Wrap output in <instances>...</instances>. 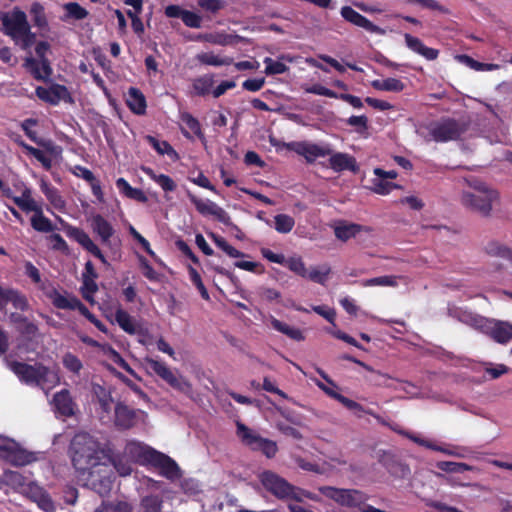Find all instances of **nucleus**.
Returning a JSON list of instances; mask_svg holds the SVG:
<instances>
[{
    "label": "nucleus",
    "instance_id": "obj_1",
    "mask_svg": "<svg viewBox=\"0 0 512 512\" xmlns=\"http://www.w3.org/2000/svg\"><path fill=\"white\" fill-rule=\"evenodd\" d=\"M68 455L76 472L81 475H91L93 469L106 465L104 459L107 450L95 436L88 432H78L70 440Z\"/></svg>",
    "mask_w": 512,
    "mask_h": 512
},
{
    "label": "nucleus",
    "instance_id": "obj_2",
    "mask_svg": "<svg viewBox=\"0 0 512 512\" xmlns=\"http://www.w3.org/2000/svg\"><path fill=\"white\" fill-rule=\"evenodd\" d=\"M125 454L137 457L159 469L160 475L168 480L173 481L181 476L180 468L174 459L151 447H144L138 442L130 441L125 446Z\"/></svg>",
    "mask_w": 512,
    "mask_h": 512
},
{
    "label": "nucleus",
    "instance_id": "obj_3",
    "mask_svg": "<svg viewBox=\"0 0 512 512\" xmlns=\"http://www.w3.org/2000/svg\"><path fill=\"white\" fill-rule=\"evenodd\" d=\"M470 187L472 191L462 194L463 205L483 217L490 216L493 203L499 200L498 191L481 181L471 182Z\"/></svg>",
    "mask_w": 512,
    "mask_h": 512
},
{
    "label": "nucleus",
    "instance_id": "obj_4",
    "mask_svg": "<svg viewBox=\"0 0 512 512\" xmlns=\"http://www.w3.org/2000/svg\"><path fill=\"white\" fill-rule=\"evenodd\" d=\"M318 491L343 507L356 508L361 512H386L367 504L370 497L362 490L320 486Z\"/></svg>",
    "mask_w": 512,
    "mask_h": 512
},
{
    "label": "nucleus",
    "instance_id": "obj_5",
    "mask_svg": "<svg viewBox=\"0 0 512 512\" xmlns=\"http://www.w3.org/2000/svg\"><path fill=\"white\" fill-rule=\"evenodd\" d=\"M11 371L19 378V380L28 385L44 386L46 384H53L57 381V376L49 367L42 363H35L33 365L11 361L9 363Z\"/></svg>",
    "mask_w": 512,
    "mask_h": 512
},
{
    "label": "nucleus",
    "instance_id": "obj_6",
    "mask_svg": "<svg viewBox=\"0 0 512 512\" xmlns=\"http://www.w3.org/2000/svg\"><path fill=\"white\" fill-rule=\"evenodd\" d=\"M236 427L237 436L240 438L242 443L252 451H260L269 459L276 456L278 446L275 441L262 437L242 422H237Z\"/></svg>",
    "mask_w": 512,
    "mask_h": 512
},
{
    "label": "nucleus",
    "instance_id": "obj_7",
    "mask_svg": "<svg viewBox=\"0 0 512 512\" xmlns=\"http://www.w3.org/2000/svg\"><path fill=\"white\" fill-rule=\"evenodd\" d=\"M144 365L149 374L158 376L173 389L184 392L191 388V385L187 380L178 375L171 368H169L166 363L160 360H156L151 357H145Z\"/></svg>",
    "mask_w": 512,
    "mask_h": 512
},
{
    "label": "nucleus",
    "instance_id": "obj_8",
    "mask_svg": "<svg viewBox=\"0 0 512 512\" xmlns=\"http://www.w3.org/2000/svg\"><path fill=\"white\" fill-rule=\"evenodd\" d=\"M259 479L263 487L278 499L290 498L301 501V498L295 494L296 487L275 472L263 471Z\"/></svg>",
    "mask_w": 512,
    "mask_h": 512
},
{
    "label": "nucleus",
    "instance_id": "obj_9",
    "mask_svg": "<svg viewBox=\"0 0 512 512\" xmlns=\"http://www.w3.org/2000/svg\"><path fill=\"white\" fill-rule=\"evenodd\" d=\"M321 377L329 384L331 387L325 385L324 383L318 381L317 386L324 391L329 397L337 400L340 402L344 407H346L348 410L353 411L358 417H361V413H366L372 416H375L374 413L371 410H365L364 407L359 404L358 402L349 399L342 394L338 393L335 389L337 388V385L335 382L329 378V376L322 370L318 371Z\"/></svg>",
    "mask_w": 512,
    "mask_h": 512
},
{
    "label": "nucleus",
    "instance_id": "obj_10",
    "mask_svg": "<svg viewBox=\"0 0 512 512\" xmlns=\"http://www.w3.org/2000/svg\"><path fill=\"white\" fill-rule=\"evenodd\" d=\"M189 200L195 206L196 210L203 216H213L217 221L226 226H231L232 221L230 215L215 202L207 199L203 200L189 193Z\"/></svg>",
    "mask_w": 512,
    "mask_h": 512
},
{
    "label": "nucleus",
    "instance_id": "obj_11",
    "mask_svg": "<svg viewBox=\"0 0 512 512\" xmlns=\"http://www.w3.org/2000/svg\"><path fill=\"white\" fill-rule=\"evenodd\" d=\"M2 32L13 40H18L22 32L28 31L26 14L21 10H14L11 15L4 14L1 18Z\"/></svg>",
    "mask_w": 512,
    "mask_h": 512
},
{
    "label": "nucleus",
    "instance_id": "obj_12",
    "mask_svg": "<svg viewBox=\"0 0 512 512\" xmlns=\"http://www.w3.org/2000/svg\"><path fill=\"white\" fill-rule=\"evenodd\" d=\"M0 457L14 466H24L36 460L34 453L21 448L14 441L0 445Z\"/></svg>",
    "mask_w": 512,
    "mask_h": 512
},
{
    "label": "nucleus",
    "instance_id": "obj_13",
    "mask_svg": "<svg viewBox=\"0 0 512 512\" xmlns=\"http://www.w3.org/2000/svg\"><path fill=\"white\" fill-rule=\"evenodd\" d=\"M463 131V128L457 120L448 118L435 124L430 129V135L436 142H448L451 140H457Z\"/></svg>",
    "mask_w": 512,
    "mask_h": 512
},
{
    "label": "nucleus",
    "instance_id": "obj_14",
    "mask_svg": "<svg viewBox=\"0 0 512 512\" xmlns=\"http://www.w3.org/2000/svg\"><path fill=\"white\" fill-rule=\"evenodd\" d=\"M47 297L51 299L52 304L58 309L78 310L88 321H90L95 315L89 311V309L75 296L70 298L60 294L56 288H53Z\"/></svg>",
    "mask_w": 512,
    "mask_h": 512
},
{
    "label": "nucleus",
    "instance_id": "obj_15",
    "mask_svg": "<svg viewBox=\"0 0 512 512\" xmlns=\"http://www.w3.org/2000/svg\"><path fill=\"white\" fill-rule=\"evenodd\" d=\"M67 235L82 246L87 252L99 259L102 264L109 265L105 255L97 244L90 238L88 233L78 227H70L67 230Z\"/></svg>",
    "mask_w": 512,
    "mask_h": 512
},
{
    "label": "nucleus",
    "instance_id": "obj_16",
    "mask_svg": "<svg viewBox=\"0 0 512 512\" xmlns=\"http://www.w3.org/2000/svg\"><path fill=\"white\" fill-rule=\"evenodd\" d=\"M36 96L51 105H58L61 100L72 102L68 88L62 84H52L49 88L38 86L35 90Z\"/></svg>",
    "mask_w": 512,
    "mask_h": 512
},
{
    "label": "nucleus",
    "instance_id": "obj_17",
    "mask_svg": "<svg viewBox=\"0 0 512 512\" xmlns=\"http://www.w3.org/2000/svg\"><path fill=\"white\" fill-rule=\"evenodd\" d=\"M90 226L95 235L98 236L101 243L109 248L114 249L112 238L115 234L113 225L101 214H95L90 219Z\"/></svg>",
    "mask_w": 512,
    "mask_h": 512
},
{
    "label": "nucleus",
    "instance_id": "obj_18",
    "mask_svg": "<svg viewBox=\"0 0 512 512\" xmlns=\"http://www.w3.org/2000/svg\"><path fill=\"white\" fill-rule=\"evenodd\" d=\"M342 18L360 28H363L367 32L374 33L377 35H384L386 32L383 28L372 23L368 18L354 10L350 6H343L340 10Z\"/></svg>",
    "mask_w": 512,
    "mask_h": 512
},
{
    "label": "nucleus",
    "instance_id": "obj_19",
    "mask_svg": "<svg viewBox=\"0 0 512 512\" xmlns=\"http://www.w3.org/2000/svg\"><path fill=\"white\" fill-rule=\"evenodd\" d=\"M138 422V411L118 402L114 408V425L119 430H128Z\"/></svg>",
    "mask_w": 512,
    "mask_h": 512
},
{
    "label": "nucleus",
    "instance_id": "obj_20",
    "mask_svg": "<svg viewBox=\"0 0 512 512\" xmlns=\"http://www.w3.org/2000/svg\"><path fill=\"white\" fill-rule=\"evenodd\" d=\"M23 67L38 81L50 80L53 69L49 59H36L27 57L24 60Z\"/></svg>",
    "mask_w": 512,
    "mask_h": 512
},
{
    "label": "nucleus",
    "instance_id": "obj_21",
    "mask_svg": "<svg viewBox=\"0 0 512 512\" xmlns=\"http://www.w3.org/2000/svg\"><path fill=\"white\" fill-rule=\"evenodd\" d=\"M291 148L298 154L303 156L308 163H313L319 157H325L332 153V149L328 146H320L307 142H296L291 144Z\"/></svg>",
    "mask_w": 512,
    "mask_h": 512
},
{
    "label": "nucleus",
    "instance_id": "obj_22",
    "mask_svg": "<svg viewBox=\"0 0 512 512\" xmlns=\"http://www.w3.org/2000/svg\"><path fill=\"white\" fill-rule=\"evenodd\" d=\"M329 166L330 168L337 172L343 171H351L353 173H357L359 171V166L357 164L356 158L348 153L343 152H333L329 155Z\"/></svg>",
    "mask_w": 512,
    "mask_h": 512
},
{
    "label": "nucleus",
    "instance_id": "obj_23",
    "mask_svg": "<svg viewBox=\"0 0 512 512\" xmlns=\"http://www.w3.org/2000/svg\"><path fill=\"white\" fill-rule=\"evenodd\" d=\"M125 103L130 111L135 115H145L147 101L143 92L137 87H130L125 96Z\"/></svg>",
    "mask_w": 512,
    "mask_h": 512
},
{
    "label": "nucleus",
    "instance_id": "obj_24",
    "mask_svg": "<svg viewBox=\"0 0 512 512\" xmlns=\"http://www.w3.org/2000/svg\"><path fill=\"white\" fill-rule=\"evenodd\" d=\"M404 40L407 48L421 55L426 60L433 61L439 56L440 52L438 49L427 47L418 37L405 33Z\"/></svg>",
    "mask_w": 512,
    "mask_h": 512
},
{
    "label": "nucleus",
    "instance_id": "obj_25",
    "mask_svg": "<svg viewBox=\"0 0 512 512\" xmlns=\"http://www.w3.org/2000/svg\"><path fill=\"white\" fill-rule=\"evenodd\" d=\"M1 480L5 485L11 487L15 491L22 493H28L30 491V487L35 485L21 473L12 470L4 471Z\"/></svg>",
    "mask_w": 512,
    "mask_h": 512
},
{
    "label": "nucleus",
    "instance_id": "obj_26",
    "mask_svg": "<svg viewBox=\"0 0 512 512\" xmlns=\"http://www.w3.org/2000/svg\"><path fill=\"white\" fill-rule=\"evenodd\" d=\"M0 296L3 300V305L11 303L15 309L20 311H27L29 309L27 297L19 290L0 287Z\"/></svg>",
    "mask_w": 512,
    "mask_h": 512
},
{
    "label": "nucleus",
    "instance_id": "obj_27",
    "mask_svg": "<svg viewBox=\"0 0 512 512\" xmlns=\"http://www.w3.org/2000/svg\"><path fill=\"white\" fill-rule=\"evenodd\" d=\"M484 252L489 257L501 258L512 265V248L498 240H490L484 246Z\"/></svg>",
    "mask_w": 512,
    "mask_h": 512
},
{
    "label": "nucleus",
    "instance_id": "obj_28",
    "mask_svg": "<svg viewBox=\"0 0 512 512\" xmlns=\"http://www.w3.org/2000/svg\"><path fill=\"white\" fill-rule=\"evenodd\" d=\"M53 401L61 415L70 417L74 414V403L67 389L57 392L53 397Z\"/></svg>",
    "mask_w": 512,
    "mask_h": 512
},
{
    "label": "nucleus",
    "instance_id": "obj_29",
    "mask_svg": "<svg viewBox=\"0 0 512 512\" xmlns=\"http://www.w3.org/2000/svg\"><path fill=\"white\" fill-rule=\"evenodd\" d=\"M27 494H30L31 498L44 512L54 511L55 507L51 497L38 485L35 484L34 486H31L30 491Z\"/></svg>",
    "mask_w": 512,
    "mask_h": 512
},
{
    "label": "nucleus",
    "instance_id": "obj_30",
    "mask_svg": "<svg viewBox=\"0 0 512 512\" xmlns=\"http://www.w3.org/2000/svg\"><path fill=\"white\" fill-rule=\"evenodd\" d=\"M37 125V120L33 118L25 119L21 122V128L24 131L25 135L38 146L45 148L46 150L51 151L53 149V143L51 140H45L43 138H39L37 136L36 131L32 130V126Z\"/></svg>",
    "mask_w": 512,
    "mask_h": 512
},
{
    "label": "nucleus",
    "instance_id": "obj_31",
    "mask_svg": "<svg viewBox=\"0 0 512 512\" xmlns=\"http://www.w3.org/2000/svg\"><path fill=\"white\" fill-rule=\"evenodd\" d=\"M104 461L112 464L117 473L122 477L130 475L133 471L131 461H129L124 455L109 454L107 452V456Z\"/></svg>",
    "mask_w": 512,
    "mask_h": 512
},
{
    "label": "nucleus",
    "instance_id": "obj_32",
    "mask_svg": "<svg viewBox=\"0 0 512 512\" xmlns=\"http://www.w3.org/2000/svg\"><path fill=\"white\" fill-rule=\"evenodd\" d=\"M142 171L151 180L157 183L165 192H172L176 189L175 181L166 174H157L152 168L143 166Z\"/></svg>",
    "mask_w": 512,
    "mask_h": 512
},
{
    "label": "nucleus",
    "instance_id": "obj_33",
    "mask_svg": "<svg viewBox=\"0 0 512 512\" xmlns=\"http://www.w3.org/2000/svg\"><path fill=\"white\" fill-rule=\"evenodd\" d=\"M489 334L497 343L506 344L512 339V325L505 322L494 323Z\"/></svg>",
    "mask_w": 512,
    "mask_h": 512
},
{
    "label": "nucleus",
    "instance_id": "obj_34",
    "mask_svg": "<svg viewBox=\"0 0 512 512\" xmlns=\"http://www.w3.org/2000/svg\"><path fill=\"white\" fill-rule=\"evenodd\" d=\"M34 215L31 217V226L34 230L42 233H49L55 229L52 221L44 216L41 206L38 210H33Z\"/></svg>",
    "mask_w": 512,
    "mask_h": 512
},
{
    "label": "nucleus",
    "instance_id": "obj_35",
    "mask_svg": "<svg viewBox=\"0 0 512 512\" xmlns=\"http://www.w3.org/2000/svg\"><path fill=\"white\" fill-rule=\"evenodd\" d=\"M115 321L119 325V327L130 335H134L137 332L136 322L134 318L124 309L119 307L115 311Z\"/></svg>",
    "mask_w": 512,
    "mask_h": 512
},
{
    "label": "nucleus",
    "instance_id": "obj_36",
    "mask_svg": "<svg viewBox=\"0 0 512 512\" xmlns=\"http://www.w3.org/2000/svg\"><path fill=\"white\" fill-rule=\"evenodd\" d=\"M271 325L276 331L286 335L290 339L295 341H303L305 339L303 332L299 328L292 327L276 318L271 320Z\"/></svg>",
    "mask_w": 512,
    "mask_h": 512
},
{
    "label": "nucleus",
    "instance_id": "obj_37",
    "mask_svg": "<svg viewBox=\"0 0 512 512\" xmlns=\"http://www.w3.org/2000/svg\"><path fill=\"white\" fill-rule=\"evenodd\" d=\"M371 85L374 89L387 92H402L405 84L397 78H386L383 80H373Z\"/></svg>",
    "mask_w": 512,
    "mask_h": 512
},
{
    "label": "nucleus",
    "instance_id": "obj_38",
    "mask_svg": "<svg viewBox=\"0 0 512 512\" xmlns=\"http://www.w3.org/2000/svg\"><path fill=\"white\" fill-rule=\"evenodd\" d=\"M14 142L22 147L28 154L32 155L37 161H39L45 169L51 168V159L48 158L40 149L35 148L27 144L21 136L14 138Z\"/></svg>",
    "mask_w": 512,
    "mask_h": 512
},
{
    "label": "nucleus",
    "instance_id": "obj_39",
    "mask_svg": "<svg viewBox=\"0 0 512 512\" xmlns=\"http://www.w3.org/2000/svg\"><path fill=\"white\" fill-rule=\"evenodd\" d=\"M13 202L26 213L32 212L33 210H38L39 207V205L32 198V191L28 187H25L21 196L13 197Z\"/></svg>",
    "mask_w": 512,
    "mask_h": 512
},
{
    "label": "nucleus",
    "instance_id": "obj_40",
    "mask_svg": "<svg viewBox=\"0 0 512 512\" xmlns=\"http://www.w3.org/2000/svg\"><path fill=\"white\" fill-rule=\"evenodd\" d=\"M180 120L191 130L194 135L203 143H206V137L202 131L199 120L189 112H181Z\"/></svg>",
    "mask_w": 512,
    "mask_h": 512
},
{
    "label": "nucleus",
    "instance_id": "obj_41",
    "mask_svg": "<svg viewBox=\"0 0 512 512\" xmlns=\"http://www.w3.org/2000/svg\"><path fill=\"white\" fill-rule=\"evenodd\" d=\"M196 58L201 64L210 66H227L234 62L232 57H220L213 52L200 53Z\"/></svg>",
    "mask_w": 512,
    "mask_h": 512
},
{
    "label": "nucleus",
    "instance_id": "obj_42",
    "mask_svg": "<svg viewBox=\"0 0 512 512\" xmlns=\"http://www.w3.org/2000/svg\"><path fill=\"white\" fill-rule=\"evenodd\" d=\"M30 14L33 20V23L40 30H47L48 20L45 13L44 6L39 2H33L30 8Z\"/></svg>",
    "mask_w": 512,
    "mask_h": 512
},
{
    "label": "nucleus",
    "instance_id": "obj_43",
    "mask_svg": "<svg viewBox=\"0 0 512 512\" xmlns=\"http://www.w3.org/2000/svg\"><path fill=\"white\" fill-rule=\"evenodd\" d=\"M63 8L65 10V15L62 18L64 21L68 19L83 20L89 15V12L77 2L65 3Z\"/></svg>",
    "mask_w": 512,
    "mask_h": 512
},
{
    "label": "nucleus",
    "instance_id": "obj_44",
    "mask_svg": "<svg viewBox=\"0 0 512 512\" xmlns=\"http://www.w3.org/2000/svg\"><path fill=\"white\" fill-rule=\"evenodd\" d=\"M41 191L46 196L47 200L55 207V208H62L65 205V201L63 200L62 196L60 195L57 188L52 186L51 184L42 181L40 185Z\"/></svg>",
    "mask_w": 512,
    "mask_h": 512
},
{
    "label": "nucleus",
    "instance_id": "obj_45",
    "mask_svg": "<svg viewBox=\"0 0 512 512\" xmlns=\"http://www.w3.org/2000/svg\"><path fill=\"white\" fill-rule=\"evenodd\" d=\"M214 84L213 75H203L194 79L192 88L194 94L197 96H206L210 93L211 88Z\"/></svg>",
    "mask_w": 512,
    "mask_h": 512
},
{
    "label": "nucleus",
    "instance_id": "obj_46",
    "mask_svg": "<svg viewBox=\"0 0 512 512\" xmlns=\"http://www.w3.org/2000/svg\"><path fill=\"white\" fill-rule=\"evenodd\" d=\"M94 512H133V507L126 501H102Z\"/></svg>",
    "mask_w": 512,
    "mask_h": 512
},
{
    "label": "nucleus",
    "instance_id": "obj_47",
    "mask_svg": "<svg viewBox=\"0 0 512 512\" xmlns=\"http://www.w3.org/2000/svg\"><path fill=\"white\" fill-rule=\"evenodd\" d=\"M209 236L211 237L215 245L218 248H220L223 252H225L229 257L241 258L245 256L243 252L239 251L238 249L230 245L224 237L217 235L215 233H210Z\"/></svg>",
    "mask_w": 512,
    "mask_h": 512
},
{
    "label": "nucleus",
    "instance_id": "obj_48",
    "mask_svg": "<svg viewBox=\"0 0 512 512\" xmlns=\"http://www.w3.org/2000/svg\"><path fill=\"white\" fill-rule=\"evenodd\" d=\"M402 276H396V275H384L379 277H374L370 279L363 280L361 282V285L364 287H371V286H389V287H396L398 285L397 280L402 279Z\"/></svg>",
    "mask_w": 512,
    "mask_h": 512
},
{
    "label": "nucleus",
    "instance_id": "obj_49",
    "mask_svg": "<svg viewBox=\"0 0 512 512\" xmlns=\"http://www.w3.org/2000/svg\"><path fill=\"white\" fill-rule=\"evenodd\" d=\"M363 227L359 224L351 223L347 225L337 226L335 228V236L341 241H347L350 238L355 237L361 232Z\"/></svg>",
    "mask_w": 512,
    "mask_h": 512
},
{
    "label": "nucleus",
    "instance_id": "obj_50",
    "mask_svg": "<svg viewBox=\"0 0 512 512\" xmlns=\"http://www.w3.org/2000/svg\"><path fill=\"white\" fill-rule=\"evenodd\" d=\"M295 226V220L288 214H277L274 217V228L277 232L287 234L292 231Z\"/></svg>",
    "mask_w": 512,
    "mask_h": 512
},
{
    "label": "nucleus",
    "instance_id": "obj_51",
    "mask_svg": "<svg viewBox=\"0 0 512 512\" xmlns=\"http://www.w3.org/2000/svg\"><path fill=\"white\" fill-rule=\"evenodd\" d=\"M147 143L151 145L158 154L160 155H176V151L167 141H159L156 137L152 135H147L145 137Z\"/></svg>",
    "mask_w": 512,
    "mask_h": 512
},
{
    "label": "nucleus",
    "instance_id": "obj_52",
    "mask_svg": "<svg viewBox=\"0 0 512 512\" xmlns=\"http://www.w3.org/2000/svg\"><path fill=\"white\" fill-rule=\"evenodd\" d=\"M197 5L205 12L216 15L227 6L225 0H197Z\"/></svg>",
    "mask_w": 512,
    "mask_h": 512
},
{
    "label": "nucleus",
    "instance_id": "obj_53",
    "mask_svg": "<svg viewBox=\"0 0 512 512\" xmlns=\"http://www.w3.org/2000/svg\"><path fill=\"white\" fill-rule=\"evenodd\" d=\"M144 512H162V500L157 495H148L141 500Z\"/></svg>",
    "mask_w": 512,
    "mask_h": 512
},
{
    "label": "nucleus",
    "instance_id": "obj_54",
    "mask_svg": "<svg viewBox=\"0 0 512 512\" xmlns=\"http://www.w3.org/2000/svg\"><path fill=\"white\" fill-rule=\"evenodd\" d=\"M283 265L286 266L289 270H291L295 274H297L303 278H306L307 269H306L305 263L301 257H290L285 260V263Z\"/></svg>",
    "mask_w": 512,
    "mask_h": 512
},
{
    "label": "nucleus",
    "instance_id": "obj_55",
    "mask_svg": "<svg viewBox=\"0 0 512 512\" xmlns=\"http://www.w3.org/2000/svg\"><path fill=\"white\" fill-rule=\"evenodd\" d=\"M188 273H189L191 282L198 289L201 297L204 300H209L210 296H209L208 290L206 289L198 271L194 267L188 266Z\"/></svg>",
    "mask_w": 512,
    "mask_h": 512
},
{
    "label": "nucleus",
    "instance_id": "obj_56",
    "mask_svg": "<svg viewBox=\"0 0 512 512\" xmlns=\"http://www.w3.org/2000/svg\"><path fill=\"white\" fill-rule=\"evenodd\" d=\"M385 466L388 472L395 477L404 478L410 473V469L407 465L394 459L387 461Z\"/></svg>",
    "mask_w": 512,
    "mask_h": 512
},
{
    "label": "nucleus",
    "instance_id": "obj_57",
    "mask_svg": "<svg viewBox=\"0 0 512 512\" xmlns=\"http://www.w3.org/2000/svg\"><path fill=\"white\" fill-rule=\"evenodd\" d=\"M264 63L266 65L265 67V73L267 75H278L283 74L288 71L289 67L280 61H275L270 57H266L264 59Z\"/></svg>",
    "mask_w": 512,
    "mask_h": 512
},
{
    "label": "nucleus",
    "instance_id": "obj_58",
    "mask_svg": "<svg viewBox=\"0 0 512 512\" xmlns=\"http://www.w3.org/2000/svg\"><path fill=\"white\" fill-rule=\"evenodd\" d=\"M82 297L89 303H94V294L98 291V285L96 280H82V286L80 288Z\"/></svg>",
    "mask_w": 512,
    "mask_h": 512
},
{
    "label": "nucleus",
    "instance_id": "obj_59",
    "mask_svg": "<svg viewBox=\"0 0 512 512\" xmlns=\"http://www.w3.org/2000/svg\"><path fill=\"white\" fill-rule=\"evenodd\" d=\"M408 4H418L423 8L439 11L442 14H449L450 10L436 0H406Z\"/></svg>",
    "mask_w": 512,
    "mask_h": 512
},
{
    "label": "nucleus",
    "instance_id": "obj_60",
    "mask_svg": "<svg viewBox=\"0 0 512 512\" xmlns=\"http://www.w3.org/2000/svg\"><path fill=\"white\" fill-rule=\"evenodd\" d=\"M63 365L64 367L73 372L75 374H79L81 369L83 368L81 360L74 354L68 352L63 356Z\"/></svg>",
    "mask_w": 512,
    "mask_h": 512
},
{
    "label": "nucleus",
    "instance_id": "obj_61",
    "mask_svg": "<svg viewBox=\"0 0 512 512\" xmlns=\"http://www.w3.org/2000/svg\"><path fill=\"white\" fill-rule=\"evenodd\" d=\"M439 468L442 471L448 473H463L465 471L471 470V467L466 463L452 462V461H444L439 463Z\"/></svg>",
    "mask_w": 512,
    "mask_h": 512
},
{
    "label": "nucleus",
    "instance_id": "obj_62",
    "mask_svg": "<svg viewBox=\"0 0 512 512\" xmlns=\"http://www.w3.org/2000/svg\"><path fill=\"white\" fill-rule=\"evenodd\" d=\"M366 371L370 372V376L368 377V380L376 385V386H389L388 381L391 379V377L388 374L382 373L378 370H375L371 367V369H365Z\"/></svg>",
    "mask_w": 512,
    "mask_h": 512
},
{
    "label": "nucleus",
    "instance_id": "obj_63",
    "mask_svg": "<svg viewBox=\"0 0 512 512\" xmlns=\"http://www.w3.org/2000/svg\"><path fill=\"white\" fill-rule=\"evenodd\" d=\"M373 185L374 192L380 195L389 194L394 188L398 187V185H396L395 183L389 182L379 177L373 180Z\"/></svg>",
    "mask_w": 512,
    "mask_h": 512
},
{
    "label": "nucleus",
    "instance_id": "obj_64",
    "mask_svg": "<svg viewBox=\"0 0 512 512\" xmlns=\"http://www.w3.org/2000/svg\"><path fill=\"white\" fill-rule=\"evenodd\" d=\"M16 330L27 340H32L38 333V326L29 320L16 327Z\"/></svg>",
    "mask_w": 512,
    "mask_h": 512
}]
</instances>
